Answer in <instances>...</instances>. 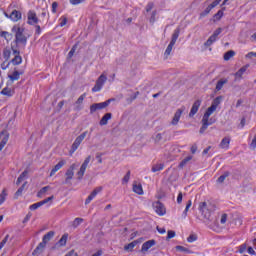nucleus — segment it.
Listing matches in <instances>:
<instances>
[{
	"label": "nucleus",
	"instance_id": "51",
	"mask_svg": "<svg viewBox=\"0 0 256 256\" xmlns=\"http://www.w3.org/2000/svg\"><path fill=\"white\" fill-rule=\"evenodd\" d=\"M173 237H175V231L169 230L168 235L166 237V241H169L170 239H173Z\"/></svg>",
	"mask_w": 256,
	"mask_h": 256
},
{
	"label": "nucleus",
	"instance_id": "58",
	"mask_svg": "<svg viewBox=\"0 0 256 256\" xmlns=\"http://www.w3.org/2000/svg\"><path fill=\"white\" fill-rule=\"evenodd\" d=\"M60 21V27H65V25H67V17H61Z\"/></svg>",
	"mask_w": 256,
	"mask_h": 256
},
{
	"label": "nucleus",
	"instance_id": "54",
	"mask_svg": "<svg viewBox=\"0 0 256 256\" xmlns=\"http://www.w3.org/2000/svg\"><path fill=\"white\" fill-rule=\"evenodd\" d=\"M161 139H163V134H161V133L156 134L154 137L155 143H159V141H161Z\"/></svg>",
	"mask_w": 256,
	"mask_h": 256
},
{
	"label": "nucleus",
	"instance_id": "43",
	"mask_svg": "<svg viewBox=\"0 0 256 256\" xmlns=\"http://www.w3.org/2000/svg\"><path fill=\"white\" fill-rule=\"evenodd\" d=\"M212 9V7L208 6L203 12L200 13V19H202V17H207V15L211 13Z\"/></svg>",
	"mask_w": 256,
	"mask_h": 256
},
{
	"label": "nucleus",
	"instance_id": "24",
	"mask_svg": "<svg viewBox=\"0 0 256 256\" xmlns=\"http://www.w3.org/2000/svg\"><path fill=\"white\" fill-rule=\"evenodd\" d=\"M53 237H55V232L49 231L43 236L42 243H44V245H47V243H49V241H51Z\"/></svg>",
	"mask_w": 256,
	"mask_h": 256
},
{
	"label": "nucleus",
	"instance_id": "49",
	"mask_svg": "<svg viewBox=\"0 0 256 256\" xmlns=\"http://www.w3.org/2000/svg\"><path fill=\"white\" fill-rule=\"evenodd\" d=\"M191 205H192V202H191V200H189V201L187 202L186 208H185V210H184V212H183L184 217H187V213H188L189 209H191Z\"/></svg>",
	"mask_w": 256,
	"mask_h": 256
},
{
	"label": "nucleus",
	"instance_id": "62",
	"mask_svg": "<svg viewBox=\"0 0 256 256\" xmlns=\"http://www.w3.org/2000/svg\"><path fill=\"white\" fill-rule=\"evenodd\" d=\"M85 0H70L71 5H80Z\"/></svg>",
	"mask_w": 256,
	"mask_h": 256
},
{
	"label": "nucleus",
	"instance_id": "50",
	"mask_svg": "<svg viewBox=\"0 0 256 256\" xmlns=\"http://www.w3.org/2000/svg\"><path fill=\"white\" fill-rule=\"evenodd\" d=\"M188 243H193L195 241H197V234H191L188 238H187Z\"/></svg>",
	"mask_w": 256,
	"mask_h": 256
},
{
	"label": "nucleus",
	"instance_id": "63",
	"mask_svg": "<svg viewBox=\"0 0 256 256\" xmlns=\"http://www.w3.org/2000/svg\"><path fill=\"white\" fill-rule=\"evenodd\" d=\"M250 147L252 149H256V134L254 135V138H253V140H252V142L250 144Z\"/></svg>",
	"mask_w": 256,
	"mask_h": 256
},
{
	"label": "nucleus",
	"instance_id": "13",
	"mask_svg": "<svg viewBox=\"0 0 256 256\" xmlns=\"http://www.w3.org/2000/svg\"><path fill=\"white\" fill-rule=\"evenodd\" d=\"M101 191H103V187H96L85 200V205H89V203H91V200L95 199V197H97V194L101 193Z\"/></svg>",
	"mask_w": 256,
	"mask_h": 256
},
{
	"label": "nucleus",
	"instance_id": "4",
	"mask_svg": "<svg viewBox=\"0 0 256 256\" xmlns=\"http://www.w3.org/2000/svg\"><path fill=\"white\" fill-rule=\"evenodd\" d=\"M179 33H181V30L179 28L174 30L171 41L164 53L166 57H169V55H171V51H173V47H175V43H177V39H179Z\"/></svg>",
	"mask_w": 256,
	"mask_h": 256
},
{
	"label": "nucleus",
	"instance_id": "17",
	"mask_svg": "<svg viewBox=\"0 0 256 256\" xmlns=\"http://www.w3.org/2000/svg\"><path fill=\"white\" fill-rule=\"evenodd\" d=\"M183 111H185V107L179 108L175 112L174 117L171 122L172 125H177V123H179V119H181V115H183Z\"/></svg>",
	"mask_w": 256,
	"mask_h": 256
},
{
	"label": "nucleus",
	"instance_id": "2",
	"mask_svg": "<svg viewBox=\"0 0 256 256\" xmlns=\"http://www.w3.org/2000/svg\"><path fill=\"white\" fill-rule=\"evenodd\" d=\"M25 32V29L19 27V26H14L12 28V33H15V43L16 45H19V43L21 45H23L25 47V45H27V36H25V34H23Z\"/></svg>",
	"mask_w": 256,
	"mask_h": 256
},
{
	"label": "nucleus",
	"instance_id": "6",
	"mask_svg": "<svg viewBox=\"0 0 256 256\" xmlns=\"http://www.w3.org/2000/svg\"><path fill=\"white\" fill-rule=\"evenodd\" d=\"M87 137V131L83 132L82 134H80L74 141V143L71 146V149L69 151L70 155H72L73 153H75V151L77 149H79V145H81V143H83V140Z\"/></svg>",
	"mask_w": 256,
	"mask_h": 256
},
{
	"label": "nucleus",
	"instance_id": "7",
	"mask_svg": "<svg viewBox=\"0 0 256 256\" xmlns=\"http://www.w3.org/2000/svg\"><path fill=\"white\" fill-rule=\"evenodd\" d=\"M223 33V28L216 29L213 34L208 38V40L204 43L205 47H211L215 41H217V37Z\"/></svg>",
	"mask_w": 256,
	"mask_h": 256
},
{
	"label": "nucleus",
	"instance_id": "46",
	"mask_svg": "<svg viewBox=\"0 0 256 256\" xmlns=\"http://www.w3.org/2000/svg\"><path fill=\"white\" fill-rule=\"evenodd\" d=\"M83 222V218H76L73 221L72 227L77 228Z\"/></svg>",
	"mask_w": 256,
	"mask_h": 256
},
{
	"label": "nucleus",
	"instance_id": "38",
	"mask_svg": "<svg viewBox=\"0 0 256 256\" xmlns=\"http://www.w3.org/2000/svg\"><path fill=\"white\" fill-rule=\"evenodd\" d=\"M96 81L103 87L107 82V76L105 74H101Z\"/></svg>",
	"mask_w": 256,
	"mask_h": 256
},
{
	"label": "nucleus",
	"instance_id": "57",
	"mask_svg": "<svg viewBox=\"0 0 256 256\" xmlns=\"http://www.w3.org/2000/svg\"><path fill=\"white\" fill-rule=\"evenodd\" d=\"M54 198H55L54 196H50V197H48V198H46V199L40 201V203H41L42 205H47V203H49V201H51V200L54 199Z\"/></svg>",
	"mask_w": 256,
	"mask_h": 256
},
{
	"label": "nucleus",
	"instance_id": "64",
	"mask_svg": "<svg viewBox=\"0 0 256 256\" xmlns=\"http://www.w3.org/2000/svg\"><path fill=\"white\" fill-rule=\"evenodd\" d=\"M35 35H39L40 33H41V26H39V25H36L35 26Z\"/></svg>",
	"mask_w": 256,
	"mask_h": 256
},
{
	"label": "nucleus",
	"instance_id": "35",
	"mask_svg": "<svg viewBox=\"0 0 256 256\" xmlns=\"http://www.w3.org/2000/svg\"><path fill=\"white\" fill-rule=\"evenodd\" d=\"M229 175H231V172L226 171L224 172L218 179H217V183H225V179L227 177H229Z\"/></svg>",
	"mask_w": 256,
	"mask_h": 256
},
{
	"label": "nucleus",
	"instance_id": "52",
	"mask_svg": "<svg viewBox=\"0 0 256 256\" xmlns=\"http://www.w3.org/2000/svg\"><path fill=\"white\" fill-rule=\"evenodd\" d=\"M221 17H223V11L219 10L215 15H214V19L216 21H219L221 19Z\"/></svg>",
	"mask_w": 256,
	"mask_h": 256
},
{
	"label": "nucleus",
	"instance_id": "30",
	"mask_svg": "<svg viewBox=\"0 0 256 256\" xmlns=\"http://www.w3.org/2000/svg\"><path fill=\"white\" fill-rule=\"evenodd\" d=\"M10 63H12V65H21V63H23V58L21 57V55H16L10 61Z\"/></svg>",
	"mask_w": 256,
	"mask_h": 256
},
{
	"label": "nucleus",
	"instance_id": "34",
	"mask_svg": "<svg viewBox=\"0 0 256 256\" xmlns=\"http://www.w3.org/2000/svg\"><path fill=\"white\" fill-rule=\"evenodd\" d=\"M137 247V241H133L127 245L124 246V251H133Z\"/></svg>",
	"mask_w": 256,
	"mask_h": 256
},
{
	"label": "nucleus",
	"instance_id": "8",
	"mask_svg": "<svg viewBox=\"0 0 256 256\" xmlns=\"http://www.w3.org/2000/svg\"><path fill=\"white\" fill-rule=\"evenodd\" d=\"M152 207L154 208V211L157 213V215L163 216L165 213H167V209L165 208V205L161 203V201L154 202Z\"/></svg>",
	"mask_w": 256,
	"mask_h": 256
},
{
	"label": "nucleus",
	"instance_id": "29",
	"mask_svg": "<svg viewBox=\"0 0 256 256\" xmlns=\"http://www.w3.org/2000/svg\"><path fill=\"white\" fill-rule=\"evenodd\" d=\"M133 191L137 193V195H143V186L141 184L134 183Z\"/></svg>",
	"mask_w": 256,
	"mask_h": 256
},
{
	"label": "nucleus",
	"instance_id": "10",
	"mask_svg": "<svg viewBox=\"0 0 256 256\" xmlns=\"http://www.w3.org/2000/svg\"><path fill=\"white\" fill-rule=\"evenodd\" d=\"M28 25H37V23H39V18L37 17V13H35V11L30 10L28 12Z\"/></svg>",
	"mask_w": 256,
	"mask_h": 256
},
{
	"label": "nucleus",
	"instance_id": "59",
	"mask_svg": "<svg viewBox=\"0 0 256 256\" xmlns=\"http://www.w3.org/2000/svg\"><path fill=\"white\" fill-rule=\"evenodd\" d=\"M7 141H9V135H6L0 142V145L4 146L7 145Z\"/></svg>",
	"mask_w": 256,
	"mask_h": 256
},
{
	"label": "nucleus",
	"instance_id": "19",
	"mask_svg": "<svg viewBox=\"0 0 256 256\" xmlns=\"http://www.w3.org/2000/svg\"><path fill=\"white\" fill-rule=\"evenodd\" d=\"M46 247V244L43 242H40L38 244V246L34 249V251L32 252L33 256H39L41 255V253H43L44 249Z\"/></svg>",
	"mask_w": 256,
	"mask_h": 256
},
{
	"label": "nucleus",
	"instance_id": "11",
	"mask_svg": "<svg viewBox=\"0 0 256 256\" xmlns=\"http://www.w3.org/2000/svg\"><path fill=\"white\" fill-rule=\"evenodd\" d=\"M25 72L23 70H17V68H14V71L12 74H8V79L13 83L15 81H19L21 78V75H23Z\"/></svg>",
	"mask_w": 256,
	"mask_h": 256
},
{
	"label": "nucleus",
	"instance_id": "20",
	"mask_svg": "<svg viewBox=\"0 0 256 256\" xmlns=\"http://www.w3.org/2000/svg\"><path fill=\"white\" fill-rule=\"evenodd\" d=\"M9 19L14 22L19 21L21 19V12L19 10H13L9 15Z\"/></svg>",
	"mask_w": 256,
	"mask_h": 256
},
{
	"label": "nucleus",
	"instance_id": "5",
	"mask_svg": "<svg viewBox=\"0 0 256 256\" xmlns=\"http://www.w3.org/2000/svg\"><path fill=\"white\" fill-rule=\"evenodd\" d=\"M201 123H202V126L199 130V133L201 135H203V133H205V131H207L209 126L217 123V118H215V117H202Z\"/></svg>",
	"mask_w": 256,
	"mask_h": 256
},
{
	"label": "nucleus",
	"instance_id": "21",
	"mask_svg": "<svg viewBox=\"0 0 256 256\" xmlns=\"http://www.w3.org/2000/svg\"><path fill=\"white\" fill-rule=\"evenodd\" d=\"M247 69H249V64L241 67L235 74L234 77H236V79H241L243 77V74H245L247 72Z\"/></svg>",
	"mask_w": 256,
	"mask_h": 256
},
{
	"label": "nucleus",
	"instance_id": "27",
	"mask_svg": "<svg viewBox=\"0 0 256 256\" xmlns=\"http://www.w3.org/2000/svg\"><path fill=\"white\" fill-rule=\"evenodd\" d=\"M165 169V164L163 163H157L152 166V173H157V171H163Z\"/></svg>",
	"mask_w": 256,
	"mask_h": 256
},
{
	"label": "nucleus",
	"instance_id": "48",
	"mask_svg": "<svg viewBox=\"0 0 256 256\" xmlns=\"http://www.w3.org/2000/svg\"><path fill=\"white\" fill-rule=\"evenodd\" d=\"M6 197H7V192H5V190H3L0 194V205H3V203H5Z\"/></svg>",
	"mask_w": 256,
	"mask_h": 256
},
{
	"label": "nucleus",
	"instance_id": "3",
	"mask_svg": "<svg viewBox=\"0 0 256 256\" xmlns=\"http://www.w3.org/2000/svg\"><path fill=\"white\" fill-rule=\"evenodd\" d=\"M115 101V98H110L106 100L105 102H100V103H94L90 106V115H93L96 111H101L102 109H106V107H109L111 103Z\"/></svg>",
	"mask_w": 256,
	"mask_h": 256
},
{
	"label": "nucleus",
	"instance_id": "61",
	"mask_svg": "<svg viewBox=\"0 0 256 256\" xmlns=\"http://www.w3.org/2000/svg\"><path fill=\"white\" fill-rule=\"evenodd\" d=\"M57 7H59V3L53 2L52 3V13H57Z\"/></svg>",
	"mask_w": 256,
	"mask_h": 256
},
{
	"label": "nucleus",
	"instance_id": "28",
	"mask_svg": "<svg viewBox=\"0 0 256 256\" xmlns=\"http://www.w3.org/2000/svg\"><path fill=\"white\" fill-rule=\"evenodd\" d=\"M26 186H27V182H24L23 185L14 194V199H19V197L23 195V191H25Z\"/></svg>",
	"mask_w": 256,
	"mask_h": 256
},
{
	"label": "nucleus",
	"instance_id": "42",
	"mask_svg": "<svg viewBox=\"0 0 256 256\" xmlns=\"http://www.w3.org/2000/svg\"><path fill=\"white\" fill-rule=\"evenodd\" d=\"M101 89H103L102 84H99V82L96 81V84L92 88V93H98V91H101Z\"/></svg>",
	"mask_w": 256,
	"mask_h": 256
},
{
	"label": "nucleus",
	"instance_id": "26",
	"mask_svg": "<svg viewBox=\"0 0 256 256\" xmlns=\"http://www.w3.org/2000/svg\"><path fill=\"white\" fill-rule=\"evenodd\" d=\"M29 175V170H24L20 176L18 177L17 181H16V185H21V183H23V181H25V179H27V176Z\"/></svg>",
	"mask_w": 256,
	"mask_h": 256
},
{
	"label": "nucleus",
	"instance_id": "32",
	"mask_svg": "<svg viewBox=\"0 0 256 256\" xmlns=\"http://www.w3.org/2000/svg\"><path fill=\"white\" fill-rule=\"evenodd\" d=\"M217 111V108L210 106L207 108L206 112L204 113L203 117H211Z\"/></svg>",
	"mask_w": 256,
	"mask_h": 256
},
{
	"label": "nucleus",
	"instance_id": "53",
	"mask_svg": "<svg viewBox=\"0 0 256 256\" xmlns=\"http://www.w3.org/2000/svg\"><path fill=\"white\" fill-rule=\"evenodd\" d=\"M11 65V62H8L5 60L2 64H1V69L3 71H5L6 69H9V66Z\"/></svg>",
	"mask_w": 256,
	"mask_h": 256
},
{
	"label": "nucleus",
	"instance_id": "15",
	"mask_svg": "<svg viewBox=\"0 0 256 256\" xmlns=\"http://www.w3.org/2000/svg\"><path fill=\"white\" fill-rule=\"evenodd\" d=\"M0 95H4V97H13V95H15V88L9 87V83H7V86L1 90Z\"/></svg>",
	"mask_w": 256,
	"mask_h": 256
},
{
	"label": "nucleus",
	"instance_id": "56",
	"mask_svg": "<svg viewBox=\"0 0 256 256\" xmlns=\"http://www.w3.org/2000/svg\"><path fill=\"white\" fill-rule=\"evenodd\" d=\"M153 7H155V4H153V2H149L146 6V12L149 13Z\"/></svg>",
	"mask_w": 256,
	"mask_h": 256
},
{
	"label": "nucleus",
	"instance_id": "60",
	"mask_svg": "<svg viewBox=\"0 0 256 256\" xmlns=\"http://www.w3.org/2000/svg\"><path fill=\"white\" fill-rule=\"evenodd\" d=\"M219 3H221V0H215L214 2H212L209 7L212 9H215V7H217V5H219Z\"/></svg>",
	"mask_w": 256,
	"mask_h": 256
},
{
	"label": "nucleus",
	"instance_id": "16",
	"mask_svg": "<svg viewBox=\"0 0 256 256\" xmlns=\"http://www.w3.org/2000/svg\"><path fill=\"white\" fill-rule=\"evenodd\" d=\"M201 107V100H196L189 113V117H195L197 115V111H199V108Z\"/></svg>",
	"mask_w": 256,
	"mask_h": 256
},
{
	"label": "nucleus",
	"instance_id": "31",
	"mask_svg": "<svg viewBox=\"0 0 256 256\" xmlns=\"http://www.w3.org/2000/svg\"><path fill=\"white\" fill-rule=\"evenodd\" d=\"M221 101H223V96H218L212 101L211 106L217 109L221 105Z\"/></svg>",
	"mask_w": 256,
	"mask_h": 256
},
{
	"label": "nucleus",
	"instance_id": "12",
	"mask_svg": "<svg viewBox=\"0 0 256 256\" xmlns=\"http://www.w3.org/2000/svg\"><path fill=\"white\" fill-rule=\"evenodd\" d=\"M157 242L155 240H148L142 244L141 253H147L151 249V247H155Z\"/></svg>",
	"mask_w": 256,
	"mask_h": 256
},
{
	"label": "nucleus",
	"instance_id": "44",
	"mask_svg": "<svg viewBox=\"0 0 256 256\" xmlns=\"http://www.w3.org/2000/svg\"><path fill=\"white\" fill-rule=\"evenodd\" d=\"M129 179H131V171H128L126 175L123 177L122 184L126 185L127 183H129Z\"/></svg>",
	"mask_w": 256,
	"mask_h": 256
},
{
	"label": "nucleus",
	"instance_id": "41",
	"mask_svg": "<svg viewBox=\"0 0 256 256\" xmlns=\"http://www.w3.org/2000/svg\"><path fill=\"white\" fill-rule=\"evenodd\" d=\"M49 189H51V186H45L42 189L39 190V192L37 193V197H43V195H45L46 191H48Z\"/></svg>",
	"mask_w": 256,
	"mask_h": 256
},
{
	"label": "nucleus",
	"instance_id": "40",
	"mask_svg": "<svg viewBox=\"0 0 256 256\" xmlns=\"http://www.w3.org/2000/svg\"><path fill=\"white\" fill-rule=\"evenodd\" d=\"M231 57H235V51H233V50L227 51L224 54V61H229V59H231Z\"/></svg>",
	"mask_w": 256,
	"mask_h": 256
},
{
	"label": "nucleus",
	"instance_id": "23",
	"mask_svg": "<svg viewBox=\"0 0 256 256\" xmlns=\"http://www.w3.org/2000/svg\"><path fill=\"white\" fill-rule=\"evenodd\" d=\"M65 165V160H61L59 163H57L50 172V177H53L59 169H61Z\"/></svg>",
	"mask_w": 256,
	"mask_h": 256
},
{
	"label": "nucleus",
	"instance_id": "33",
	"mask_svg": "<svg viewBox=\"0 0 256 256\" xmlns=\"http://www.w3.org/2000/svg\"><path fill=\"white\" fill-rule=\"evenodd\" d=\"M228 80L227 79H220L217 84H216V91H221L223 89V85L227 84Z\"/></svg>",
	"mask_w": 256,
	"mask_h": 256
},
{
	"label": "nucleus",
	"instance_id": "37",
	"mask_svg": "<svg viewBox=\"0 0 256 256\" xmlns=\"http://www.w3.org/2000/svg\"><path fill=\"white\" fill-rule=\"evenodd\" d=\"M191 159H193V156H187L186 158H184L180 163H179V168L183 169L185 167V165H187V163L189 161H191Z\"/></svg>",
	"mask_w": 256,
	"mask_h": 256
},
{
	"label": "nucleus",
	"instance_id": "9",
	"mask_svg": "<svg viewBox=\"0 0 256 256\" xmlns=\"http://www.w3.org/2000/svg\"><path fill=\"white\" fill-rule=\"evenodd\" d=\"M90 162H91V156H88L84 160L83 164L81 165L80 170L77 172L79 180L83 179V175H85V171H87V167H88Z\"/></svg>",
	"mask_w": 256,
	"mask_h": 256
},
{
	"label": "nucleus",
	"instance_id": "18",
	"mask_svg": "<svg viewBox=\"0 0 256 256\" xmlns=\"http://www.w3.org/2000/svg\"><path fill=\"white\" fill-rule=\"evenodd\" d=\"M85 97H87V94L84 93L82 94L78 99L77 101L75 102V107H74V110L75 111H81V109H83V107L81 105H83V101H85Z\"/></svg>",
	"mask_w": 256,
	"mask_h": 256
},
{
	"label": "nucleus",
	"instance_id": "25",
	"mask_svg": "<svg viewBox=\"0 0 256 256\" xmlns=\"http://www.w3.org/2000/svg\"><path fill=\"white\" fill-rule=\"evenodd\" d=\"M229 143H231V138L230 137H224L222 141L219 144V147L221 149H229Z\"/></svg>",
	"mask_w": 256,
	"mask_h": 256
},
{
	"label": "nucleus",
	"instance_id": "1",
	"mask_svg": "<svg viewBox=\"0 0 256 256\" xmlns=\"http://www.w3.org/2000/svg\"><path fill=\"white\" fill-rule=\"evenodd\" d=\"M199 211L206 221H212L211 213L215 211V206L211 202H201L199 204Z\"/></svg>",
	"mask_w": 256,
	"mask_h": 256
},
{
	"label": "nucleus",
	"instance_id": "55",
	"mask_svg": "<svg viewBox=\"0 0 256 256\" xmlns=\"http://www.w3.org/2000/svg\"><path fill=\"white\" fill-rule=\"evenodd\" d=\"M155 17H157V11H153L150 17V23L153 25L155 23Z\"/></svg>",
	"mask_w": 256,
	"mask_h": 256
},
{
	"label": "nucleus",
	"instance_id": "36",
	"mask_svg": "<svg viewBox=\"0 0 256 256\" xmlns=\"http://www.w3.org/2000/svg\"><path fill=\"white\" fill-rule=\"evenodd\" d=\"M69 235L68 234H64L60 240L58 241L60 247H65L67 245V239H68Z\"/></svg>",
	"mask_w": 256,
	"mask_h": 256
},
{
	"label": "nucleus",
	"instance_id": "47",
	"mask_svg": "<svg viewBox=\"0 0 256 256\" xmlns=\"http://www.w3.org/2000/svg\"><path fill=\"white\" fill-rule=\"evenodd\" d=\"M39 207H43L41 202L34 203V204L30 205V211H35L36 209H39Z\"/></svg>",
	"mask_w": 256,
	"mask_h": 256
},
{
	"label": "nucleus",
	"instance_id": "14",
	"mask_svg": "<svg viewBox=\"0 0 256 256\" xmlns=\"http://www.w3.org/2000/svg\"><path fill=\"white\" fill-rule=\"evenodd\" d=\"M75 164H72L69 169H67L66 173H65V176H66V179H65V184L67 185L69 183V181H71V179H73V176L75 175Z\"/></svg>",
	"mask_w": 256,
	"mask_h": 256
},
{
	"label": "nucleus",
	"instance_id": "39",
	"mask_svg": "<svg viewBox=\"0 0 256 256\" xmlns=\"http://www.w3.org/2000/svg\"><path fill=\"white\" fill-rule=\"evenodd\" d=\"M3 58L5 61H9V59H11V49L5 48L3 50Z\"/></svg>",
	"mask_w": 256,
	"mask_h": 256
},
{
	"label": "nucleus",
	"instance_id": "22",
	"mask_svg": "<svg viewBox=\"0 0 256 256\" xmlns=\"http://www.w3.org/2000/svg\"><path fill=\"white\" fill-rule=\"evenodd\" d=\"M113 117V114H111V112H108L106 114H104V116L101 118L99 125L103 126V125H107V123H109V120H111Z\"/></svg>",
	"mask_w": 256,
	"mask_h": 256
},
{
	"label": "nucleus",
	"instance_id": "45",
	"mask_svg": "<svg viewBox=\"0 0 256 256\" xmlns=\"http://www.w3.org/2000/svg\"><path fill=\"white\" fill-rule=\"evenodd\" d=\"M176 251H181L182 253H191V251L188 248H185V246L178 245L175 247Z\"/></svg>",
	"mask_w": 256,
	"mask_h": 256
}]
</instances>
